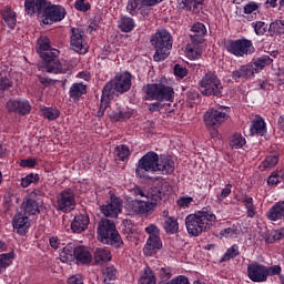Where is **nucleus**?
I'll use <instances>...</instances> for the list:
<instances>
[{
  "label": "nucleus",
  "instance_id": "f257e3e1",
  "mask_svg": "<svg viewBox=\"0 0 284 284\" xmlns=\"http://www.w3.org/2000/svg\"><path fill=\"white\" fill-rule=\"evenodd\" d=\"M24 10L29 17H40L44 26H52L65 19V8L48 0H24Z\"/></svg>",
  "mask_w": 284,
  "mask_h": 284
},
{
  "label": "nucleus",
  "instance_id": "f03ea898",
  "mask_svg": "<svg viewBox=\"0 0 284 284\" xmlns=\"http://www.w3.org/2000/svg\"><path fill=\"white\" fill-rule=\"evenodd\" d=\"M132 88V74L130 72H124L119 77H115L114 80H111L105 84L102 90V97L100 102V109L98 111V116H103L105 114V110H108V105H110V101L116 92L123 94L128 92Z\"/></svg>",
  "mask_w": 284,
  "mask_h": 284
},
{
  "label": "nucleus",
  "instance_id": "7ed1b4c3",
  "mask_svg": "<svg viewBox=\"0 0 284 284\" xmlns=\"http://www.w3.org/2000/svg\"><path fill=\"white\" fill-rule=\"evenodd\" d=\"M215 224L216 215L210 207H203L201 211L189 214L185 217L186 231L190 236H201L203 232H207Z\"/></svg>",
  "mask_w": 284,
  "mask_h": 284
},
{
  "label": "nucleus",
  "instance_id": "20e7f679",
  "mask_svg": "<svg viewBox=\"0 0 284 284\" xmlns=\"http://www.w3.org/2000/svg\"><path fill=\"white\" fill-rule=\"evenodd\" d=\"M37 52L45 61V70L52 74H63L65 69L59 63V50L50 45V38L42 36L38 40Z\"/></svg>",
  "mask_w": 284,
  "mask_h": 284
},
{
  "label": "nucleus",
  "instance_id": "39448f33",
  "mask_svg": "<svg viewBox=\"0 0 284 284\" xmlns=\"http://www.w3.org/2000/svg\"><path fill=\"white\" fill-rule=\"evenodd\" d=\"M99 241L104 245H112L113 247H121L123 245V240L119 231H116V225L110 220H101L98 227Z\"/></svg>",
  "mask_w": 284,
  "mask_h": 284
},
{
  "label": "nucleus",
  "instance_id": "423d86ee",
  "mask_svg": "<svg viewBox=\"0 0 284 284\" xmlns=\"http://www.w3.org/2000/svg\"><path fill=\"white\" fill-rule=\"evenodd\" d=\"M151 44L155 50L153 55L154 61H165L170 57V50H172V37L170 32L165 30L158 31L151 38Z\"/></svg>",
  "mask_w": 284,
  "mask_h": 284
},
{
  "label": "nucleus",
  "instance_id": "0eeeda50",
  "mask_svg": "<svg viewBox=\"0 0 284 284\" xmlns=\"http://www.w3.org/2000/svg\"><path fill=\"white\" fill-rule=\"evenodd\" d=\"M146 101H174V89L164 84H146Z\"/></svg>",
  "mask_w": 284,
  "mask_h": 284
},
{
  "label": "nucleus",
  "instance_id": "6e6552de",
  "mask_svg": "<svg viewBox=\"0 0 284 284\" xmlns=\"http://www.w3.org/2000/svg\"><path fill=\"white\" fill-rule=\"evenodd\" d=\"M159 164V154L156 152H148L143 155L139 162L138 168L135 170V174L139 179H150L148 172H156V168Z\"/></svg>",
  "mask_w": 284,
  "mask_h": 284
},
{
  "label": "nucleus",
  "instance_id": "1a4fd4ad",
  "mask_svg": "<svg viewBox=\"0 0 284 284\" xmlns=\"http://www.w3.org/2000/svg\"><path fill=\"white\" fill-rule=\"evenodd\" d=\"M199 85L202 94H205V97H219L221 90H223L221 80H219V77H216L214 72L205 73L200 80Z\"/></svg>",
  "mask_w": 284,
  "mask_h": 284
},
{
  "label": "nucleus",
  "instance_id": "9d476101",
  "mask_svg": "<svg viewBox=\"0 0 284 284\" xmlns=\"http://www.w3.org/2000/svg\"><path fill=\"white\" fill-rule=\"evenodd\" d=\"M161 201V193H150L145 200H132L129 202V210L135 214H148Z\"/></svg>",
  "mask_w": 284,
  "mask_h": 284
},
{
  "label": "nucleus",
  "instance_id": "9b49d317",
  "mask_svg": "<svg viewBox=\"0 0 284 284\" xmlns=\"http://www.w3.org/2000/svg\"><path fill=\"white\" fill-rule=\"evenodd\" d=\"M230 109L227 106H217L209 109L204 114V123L207 128H219L230 119Z\"/></svg>",
  "mask_w": 284,
  "mask_h": 284
},
{
  "label": "nucleus",
  "instance_id": "f8f14e48",
  "mask_svg": "<svg viewBox=\"0 0 284 284\" xmlns=\"http://www.w3.org/2000/svg\"><path fill=\"white\" fill-rule=\"evenodd\" d=\"M77 207V196L72 189H65L57 195L55 210L58 212H72Z\"/></svg>",
  "mask_w": 284,
  "mask_h": 284
},
{
  "label": "nucleus",
  "instance_id": "ddd939ff",
  "mask_svg": "<svg viewBox=\"0 0 284 284\" xmlns=\"http://www.w3.org/2000/svg\"><path fill=\"white\" fill-rule=\"evenodd\" d=\"M226 50L234 57H245L254 52V44L247 39L230 40L226 43Z\"/></svg>",
  "mask_w": 284,
  "mask_h": 284
},
{
  "label": "nucleus",
  "instance_id": "4468645a",
  "mask_svg": "<svg viewBox=\"0 0 284 284\" xmlns=\"http://www.w3.org/2000/svg\"><path fill=\"white\" fill-rule=\"evenodd\" d=\"M71 49L79 54H87L88 52V42H85V33L80 28L71 29Z\"/></svg>",
  "mask_w": 284,
  "mask_h": 284
},
{
  "label": "nucleus",
  "instance_id": "2eb2a0df",
  "mask_svg": "<svg viewBox=\"0 0 284 284\" xmlns=\"http://www.w3.org/2000/svg\"><path fill=\"white\" fill-rule=\"evenodd\" d=\"M247 276L250 281L253 283H266L267 282V272H266V266L258 263V262H253L247 265L246 268Z\"/></svg>",
  "mask_w": 284,
  "mask_h": 284
},
{
  "label": "nucleus",
  "instance_id": "dca6fc26",
  "mask_svg": "<svg viewBox=\"0 0 284 284\" xmlns=\"http://www.w3.org/2000/svg\"><path fill=\"white\" fill-rule=\"evenodd\" d=\"M41 204L37 202V193H29L22 201L21 210L24 216H34L41 212Z\"/></svg>",
  "mask_w": 284,
  "mask_h": 284
},
{
  "label": "nucleus",
  "instance_id": "f3484780",
  "mask_svg": "<svg viewBox=\"0 0 284 284\" xmlns=\"http://www.w3.org/2000/svg\"><path fill=\"white\" fill-rule=\"evenodd\" d=\"M8 112H16V114H20V116H26V114H30L32 110V105L26 99L20 100H9L7 102Z\"/></svg>",
  "mask_w": 284,
  "mask_h": 284
},
{
  "label": "nucleus",
  "instance_id": "a211bd4d",
  "mask_svg": "<svg viewBox=\"0 0 284 284\" xmlns=\"http://www.w3.org/2000/svg\"><path fill=\"white\" fill-rule=\"evenodd\" d=\"M122 202L121 199L114 194H111L110 203L100 206V210L104 216H111V219H116L121 214Z\"/></svg>",
  "mask_w": 284,
  "mask_h": 284
},
{
  "label": "nucleus",
  "instance_id": "6ab92c4d",
  "mask_svg": "<svg viewBox=\"0 0 284 284\" xmlns=\"http://www.w3.org/2000/svg\"><path fill=\"white\" fill-rule=\"evenodd\" d=\"M30 219L28 215L18 213L13 217V227L17 230L20 236H26L28 234V230H30Z\"/></svg>",
  "mask_w": 284,
  "mask_h": 284
},
{
  "label": "nucleus",
  "instance_id": "aec40b11",
  "mask_svg": "<svg viewBox=\"0 0 284 284\" xmlns=\"http://www.w3.org/2000/svg\"><path fill=\"white\" fill-rule=\"evenodd\" d=\"M174 160H172L170 155H158L156 172H159L160 174H172V172H174Z\"/></svg>",
  "mask_w": 284,
  "mask_h": 284
},
{
  "label": "nucleus",
  "instance_id": "412c9836",
  "mask_svg": "<svg viewBox=\"0 0 284 284\" xmlns=\"http://www.w3.org/2000/svg\"><path fill=\"white\" fill-rule=\"evenodd\" d=\"M250 132L251 136H265V134H267V124L261 115L255 116L252 121Z\"/></svg>",
  "mask_w": 284,
  "mask_h": 284
},
{
  "label": "nucleus",
  "instance_id": "4be33fe9",
  "mask_svg": "<svg viewBox=\"0 0 284 284\" xmlns=\"http://www.w3.org/2000/svg\"><path fill=\"white\" fill-rule=\"evenodd\" d=\"M163 242L161 237H149L143 248V253L145 256H154L159 250H162Z\"/></svg>",
  "mask_w": 284,
  "mask_h": 284
},
{
  "label": "nucleus",
  "instance_id": "5701e85b",
  "mask_svg": "<svg viewBox=\"0 0 284 284\" xmlns=\"http://www.w3.org/2000/svg\"><path fill=\"white\" fill-rule=\"evenodd\" d=\"M88 225H90V217L88 215L79 214L74 216L71 223V230L72 232H75V234H81V232L88 230Z\"/></svg>",
  "mask_w": 284,
  "mask_h": 284
},
{
  "label": "nucleus",
  "instance_id": "b1692460",
  "mask_svg": "<svg viewBox=\"0 0 284 284\" xmlns=\"http://www.w3.org/2000/svg\"><path fill=\"white\" fill-rule=\"evenodd\" d=\"M268 221H284V201L276 202L267 212Z\"/></svg>",
  "mask_w": 284,
  "mask_h": 284
},
{
  "label": "nucleus",
  "instance_id": "393cba45",
  "mask_svg": "<svg viewBox=\"0 0 284 284\" xmlns=\"http://www.w3.org/2000/svg\"><path fill=\"white\" fill-rule=\"evenodd\" d=\"M83 94H88V85L83 82H75L69 89V97L74 101V103L81 101V97H83Z\"/></svg>",
  "mask_w": 284,
  "mask_h": 284
},
{
  "label": "nucleus",
  "instance_id": "a878e982",
  "mask_svg": "<svg viewBox=\"0 0 284 284\" xmlns=\"http://www.w3.org/2000/svg\"><path fill=\"white\" fill-rule=\"evenodd\" d=\"M190 38L192 43H203V37L207 34V29L205 24L196 22L192 26Z\"/></svg>",
  "mask_w": 284,
  "mask_h": 284
},
{
  "label": "nucleus",
  "instance_id": "bb28decb",
  "mask_svg": "<svg viewBox=\"0 0 284 284\" xmlns=\"http://www.w3.org/2000/svg\"><path fill=\"white\" fill-rule=\"evenodd\" d=\"M251 77H254V65L253 64L242 65L237 70L232 72V78L235 81H239V79H241L243 81L245 79H250Z\"/></svg>",
  "mask_w": 284,
  "mask_h": 284
},
{
  "label": "nucleus",
  "instance_id": "cd10ccee",
  "mask_svg": "<svg viewBox=\"0 0 284 284\" xmlns=\"http://www.w3.org/2000/svg\"><path fill=\"white\" fill-rule=\"evenodd\" d=\"M75 261L82 265L92 263V253L84 246H75Z\"/></svg>",
  "mask_w": 284,
  "mask_h": 284
},
{
  "label": "nucleus",
  "instance_id": "c85d7f7f",
  "mask_svg": "<svg viewBox=\"0 0 284 284\" xmlns=\"http://www.w3.org/2000/svg\"><path fill=\"white\" fill-rule=\"evenodd\" d=\"M185 54L187 59L191 61H195V59H201V54H203V49L201 48V43L192 42L186 45Z\"/></svg>",
  "mask_w": 284,
  "mask_h": 284
},
{
  "label": "nucleus",
  "instance_id": "c756f323",
  "mask_svg": "<svg viewBox=\"0 0 284 284\" xmlns=\"http://www.w3.org/2000/svg\"><path fill=\"white\" fill-rule=\"evenodd\" d=\"M75 260V246L74 244H68L60 252V261L62 263H72Z\"/></svg>",
  "mask_w": 284,
  "mask_h": 284
},
{
  "label": "nucleus",
  "instance_id": "7c9ffc66",
  "mask_svg": "<svg viewBox=\"0 0 284 284\" xmlns=\"http://www.w3.org/2000/svg\"><path fill=\"white\" fill-rule=\"evenodd\" d=\"M140 284H156V275L154 274V271L150 268V266L144 267L143 271L140 273L139 278Z\"/></svg>",
  "mask_w": 284,
  "mask_h": 284
},
{
  "label": "nucleus",
  "instance_id": "2f4dec72",
  "mask_svg": "<svg viewBox=\"0 0 284 284\" xmlns=\"http://www.w3.org/2000/svg\"><path fill=\"white\" fill-rule=\"evenodd\" d=\"M281 34H284V19L275 20L268 27V37H281Z\"/></svg>",
  "mask_w": 284,
  "mask_h": 284
},
{
  "label": "nucleus",
  "instance_id": "473e14b6",
  "mask_svg": "<svg viewBox=\"0 0 284 284\" xmlns=\"http://www.w3.org/2000/svg\"><path fill=\"white\" fill-rule=\"evenodd\" d=\"M94 261L98 265L108 263L112 261V253L108 248H97L94 252Z\"/></svg>",
  "mask_w": 284,
  "mask_h": 284
},
{
  "label": "nucleus",
  "instance_id": "72a5a7b5",
  "mask_svg": "<svg viewBox=\"0 0 284 284\" xmlns=\"http://www.w3.org/2000/svg\"><path fill=\"white\" fill-rule=\"evenodd\" d=\"M2 19L10 30H14V26H17V13H14L12 9L4 8L2 11Z\"/></svg>",
  "mask_w": 284,
  "mask_h": 284
},
{
  "label": "nucleus",
  "instance_id": "f704fd0d",
  "mask_svg": "<svg viewBox=\"0 0 284 284\" xmlns=\"http://www.w3.org/2000/svg\"><path fill=\"white\" fill-rule=\"evenodd\" d=\"M109 116H110V119H112V121H121L124 119H131L132 110L118 108L116 110L111 111L109 113Z\"/></svg>",
  "mask_w": 284,
  "mask_h": 284
},
{
  "label": "nucleus",
  "instance_id": "c9c22d12",
  "mask_svg": "<svg viewBox=\"0 0 284 284\" xmlns=\"http://www.w3.org/2000/svg\"><path fill=\"white\" fill-rule=\"evenodd\" d=\"M135 26L134 19L128 16H122L118 22V28H120L121 32H132Z\"/></svg>",
  "mask_w": 284,
  "mask_h": 284
},
{
  "label": "nucleus",
  "instance_id": "e433bc0d",
  "mask_svg": "<svg viewBox=\"0 0 284 284\" xmlns=\"http://www.w3.org/2000/svg\"><path fill=\"white\" fill-rule=\"evenodd\" d=\"M13 261H14V251L0 254V274H2V272H6V270H8V267L12 265Z\"/></svg>",
  "mask_w": 284,
  "mask_h": 284
},
{
  "label": "nucleus",
  "instance_id": "4c0bfd02",
  "mask_svg": "<svg viewBox=\"0 0 284 284\" xmlns=\"http://www.w3.org/2000/svg\"><path fill=\"white\" fill-rule=\"evenodd\" d=\"M163 227L166 234H176L179 232V220L173 216L166 217Z\"/></svg>",
  "mask_w": 284,
  "mask_h": 284
},
{
  "label": "nucleus",
  "instance_id": "58836bf2",
  "mask_svg": "<svg viewBox=\"0 0 284 284\" xmlns=\"http://www.w3.org/2000/svg\"><path fill=\"white\" fill-rule=\"evenodd\" d=\"M242 203H244L248 219H254V216H256V207H254V199H252L248 195H244L242 199Z\"/></svg>",
  "mask_w": 284,
  "mask_h": 284
},
{
  "label": "nucleus",
  "instance_id": "ea45409f",
  "mask_svg": "<svg viewBox=\"0 0 284 284\" xmlns=\"http://www.w3.org/2000/svg\"><path fill=\"white\" fill-rule=\"evenodd\" d=\"M245 143H247V141L244 139L243 135H241V133L233 134L231 138V141H230V145L234 150H241V148H243V145H245Z\"/></svg>",
  "mask_w": 284,
  "mask_h": 284
},
{
  "label": "nucleus",
  "instance_id": "a19ab883",
  "mask_svg": "<svg viewBox=\"0 0 284 284\" xmlns=\"http://www.w3.org/2000/svg\"><path fill=\"white\" fill-rule=\"evenodd\" d=\"M272 61L273 60L272 58H270V55H262L257 60H255V62L252 65H254V71L258 72L260 70H263L265 65L272 64Z\"/></svg>",
  "mask_w": 284,
  "mask_h": 284
},
{
  "label": "nucleus",
  "instance_id": "79ce46f5",
  "mask_svg": "<svg viewBox=\"0 0 284 284\" xmlns=\"http://www.w3.org/2000/svg\"><path fill=\"white\" fill-rule=\"evenodd\" d=\"M41 114L44 119H48V121H54L59 119L61 113L59 112V109L43 108L41 109Z\"/></svg>",
  "mask_w": 284,
  "mask_h": 284
},
{
  "label": "nucleus",
  "instance_id": "37998d69",
  "mask_svg": "<svg viewBox=\"0 0 284 284\" xmlns=\"http://www.w3.org/2000/svg\"><path fill=\"white\" fill-rule=\"evenodd\" d=\"M277 164H278V154L276 153L267 155L262 162V165L265 170H272V168H275V165Z\"/></svg>",
  "mask_w": 284,
  "mask_h": 284
},
{
  "label": "nucleus",
  "instance_id": "c03bdc74",
  "mask_svg": "<svg viewBox=\"0 0 284 284\" xmlns=\"http://www.w3.org/2000/svg\"><path fill=\"white\" fill-rule=\"evenodd\" d=\"M236 256H239V245L234 244L226 250L223 257L221 258V263H225L232 258H236Z\"/></svg>",
  "mask_w": 284,
  "mask_h": 284
},
{
  "label": "nucleus",
  "instance_id": "a18cd8bd",
  "mask_svg": "<svg viewBox=\"0 0 284 284\" xmlns=\"http://www.w3.org/2000/svg\"><path fill=\"white\" fill-rule=\"evenodd\" d=\"M251 27L253 28L255 34H257V37H263V34H265V32H267V23L263 22V21H255L251 23Z\"/></svg>",
  "mask_w": 284,
  "mask_h": 284
},
{
  "label": "nucleus",
  "instance_id": "49530a36",
  "mask_svg": "<svg viewBox=\"0 0 284 284\" xmlns=\"http://www.w3.org/2000/svg\"><path fill=\"white\" fill-rule=\"evenodd\" d=\"M39 174L30 173L21 179V187H30L32 183H37L39 181Z\"/></svg>",
  "mask_w": 284,
  "mask_h": 284
},
{
  "label": "nucleus",
  "instance_id": "de8ad7c7",
  "mask_svg": "<svg viewBox=\"0 0 284 284\" xmlns=\"http://www.w3.org/2000/svg\"><path fill=\"white\" fill-rule=\"evenodd\" d=\"M115 156H118L120 161H125V159L130 156V148L125 144L118 145L115 148Z\"/></svg>",
  "mask_w": 284,
  "mask_h": 284
},
{
  "label": "nucleus",
  "instance_id": "09e8293b",
  "mask_svg": "<svg viewBox=\"0 0 284 284\" xmlns=\"http://www.w3.org/2000/svg\"><path fill=\"white\" fill-rule=\"evenodd\" d=\"M220 234L221 236H224V239H236L239 236V229L236 226H231L222 230Z\"/></svg>",
  "mask_w": 284,
  "mask_h": 284
},
{
  "label": "nucleus",
  "instance_id": "8fccbe9b",
  "mask_svg": "<svg viewBox=\"0 0 284 284\" xmlns=\"http://www.w3.org/2000/svg\"><path fill=\"white\" fill-rule=\"evenodd\" d=\"M146 234H149V239H160L161 237V229L155 224H150L145 229Z\"/></svg>",
  "mask_w": 284,
  "mask_h": 284
},
{
  "label": "nucleus",
  "instance_id": "3c124183",
  "mask_svg": "<svg viewBox=\"0 0 284 284\" xmlns=\"http://www.w3.org/2000/svg\"><path fill=\"white\" fill-rule=\"evenodd\" d=\"M232 194V184H226L224 189L221 190L220 193H216V201L221 203L222 201H225L227 196Z\"/></svg>",
  "mask_w": 284,
  "mask_h": 284
},
{
  "label": "nucleus",
  "instance_id": "603ef678",
  "mask_svg": "<svg viewBox=\"0 0 284 284\" xmlns=\"http://www.w3.org/2000/svg\"><path fill=\"white\" fill-rule=\"evenodd\" d=\"M283 181V175L281 171H274L267 179V185H278Z\"/></svg>",
  "mask_w": 284,
  "mask_h": 284
},
{
  "label": "nucleus",
  "instance_id": "864d4df0",
  "mask_svg": "<svg viewBox=\"0 0 284 284\" xmlns=\"http://www.w3.org/2000/svg\"><path fill=\"white\" fill-rule=\"evenodd\" d=\"M282 272L281 265L266 266V278H270V276H282Z\"/></svg>",
  "mask_w": 284,
  "mask_h": 284
},
{
  "label": "nucleus",
  "instance_id": "5fc2aeb1",
  "mask_svg": "<svg viewBox=\"0 0 284 284\" xmlns=\"http://www.w3.org/2000/svg\"><path fill=\"white\" fill-rule=\"evenodd\" d=\"M182 1V8H186V10H196L197 6H201L203 1L205 0H181Z\"/></svg>",
  "mask_w": 284,
  "mask_h": 284
},
{
  "label": "nucleus",
  "instance_id": "6e6d98bb",
  "mask_svg": "<svg viewBox=\"0 0 284 284\" xmlns=\"http://www.w3.org/2000/svg\"><path fill=\"white\" fill-rule=\"evenodd\" d=\"M126 10L132 17L139 14V0H130L126 4Z\"/></svg>",
  "mask_w": 284,
  "mask_h": 284
},
{
  "label": "nucleus",
  "instance_id": "4d7b16f0",
  "mask_svg": "<svg viewBox=\"0 0 284 284\" xmlns=\"http://www.w3.org/2000/svg\"><path fill=\"white\" fill-rule=\"evenodd\" d=\"M118 271L114 266H108L103 273L106 281H116Z\"/></svg>",
  "mask_w": 284,
  "mask_h": 284
},
{
  "label": "nucleus",
  "instance_id": "13d9d810",
  "mask_svg": "<svg viewBox=\"0 0 284 284\" xmlns=\"http://www.w3.org/2000/svg\"><path fill=\"white\" fill-rule=\"evenodd\" d=\"M193 202H194V197L192 196H181L176 201L179 207H183L184 210L190 207Z\"/></svg>",
  "mask_w": 284,
  "mask_h": 284
},
{
  "label": "nucleus",
  "instance_id": "bf43d9fd",
  "mask_svg": "<svg viewBox=\"0 0 284 284\" xmlns=\"http://www.w3.org/2000/svg\"><path fill=\"white\" fill-rule=\"evenodd\" d=\"M170 192V183L163 182L161 185V189H155L151 192V194H161L160 195V201Z\"/></svg>",
  "mask_w": 284,
  "mask_h": 284
},
{
  "label": "nucleus",
  "instance_id": "052dcab7",
  "mask_svg": "<svg viewBox=\"0 0 284 284\" xmlns=\"http://www.w3.org/2000/svg\"><path fill=\"white\" fill-rule=\"evenodd\" d=\"M12 88V82L8 77L0 78V94H3L6 90H10Z\"/></svg>",
  "mask_w": 284,
  "mask_h": 284
},
{
  "label": "nucleus",
  "instance_id": "680f3d73",
  "mask_svg": "<svg viewBox=\"0 0 284 284\" xmlns=\"http://www.w3.org/2000/svg\"><path fill=\"white\" fill-rule=\"evenodd\" d=\"M159 276L161 281H169V278H172V268L169 266H163L159 270Z\"/></svg>",
  "mask_w": 284,
  "mask_h": 284
},
{
  "label": "nucleus",
  "instance_id": "e2e57ef3",
  "mask_svg": "<svg viewBox=\"0 0 284 284\" xmlns=\"http://www.w3.org/2000/svg\"><path fill=\"white\" fill-rule=\"evenodd\" d=\"M256 12H258V3L251 1L244 6L245 14H256Z\"/></svg>",
  "mask_w": 284,
  "mask_h": 284
},
{
  "label": "nucleus",
  "instance_id": "0e129e2a",
  "mask_svg": "<svg viewBox=\"0 0 284 284\" xmlns=\"http://www.w3.org/2000/svg\"><path fill=\"white\" fill-rule=\"evenodd\" d=\"M74 8L80 12H88V10H90V3L85 0H77Z\"/></svg>",
  "mask_w": 284,
  "mask_h": 284
},
{
  "label": "nucleus",
  "instance_id": "69168bd1",
  "mask_svg": "<svg viewBox=\"0 0 284 284\" xmlns=\"http://www.w3.org/2000/svg\"><path fill=\"white\" fill-rule=\"evenodd\" d=\"M174 74H175V77H179V79H184V77H187V69L180 64H175L174 65Z\"/></svg>",
  "mask_w": 284,
  "mask_h": 284
},
{
  "label": "nucleus",
  "instance_id": "338daca9",
  "mask_svg": "<svg viewBox=\"0 0 284 284\" xmlns=\"http://www.w3.org/2000/svg\"><path fill=\"white\" fill-rule=\"evenodd\" d=\"M272 240L267 239L266 243H272L273 241H281L284 239V229H278L272 233Z\"/></svg>",
  "mask_w": 284,
  "mask_h": 284
},
{
  "label": "nucleus",
  "instance_id": "774afa93",
  "mask_svg": "<svg viewBox=\"0 0 284 284\" xmlns=\"http://www.w3.org/2000/svg\"><path fill=\"white\" fill-rule=\"evenodd\" d=\"M169 284H190V280L184 275H179L169 281Z\"/></svg>",
  "mask_w": 284,
  "mask_h": 284
}]
</instances>
